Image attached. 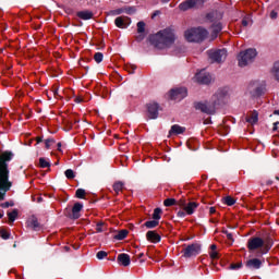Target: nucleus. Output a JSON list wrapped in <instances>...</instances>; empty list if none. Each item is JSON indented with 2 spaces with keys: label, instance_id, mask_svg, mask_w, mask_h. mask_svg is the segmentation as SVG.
<instances>
[{
  "label": "nucleus",
  "instance_id": "f257e3e1",
  "mask_svg": "<svg viewBox=\"0 0 279 279\" xmlns=\"http://www.w3.org/2000/svg\"><path fill=\"white\" fill-rule=\"evenodd\" d=\"M14 158L12 151H3L0 154V202L5 199V193L12 189V181H10V169L8 163Z\"/></svg>",
  "mask_w": 279,
  "mask_h": 279
},
{
  "label": "nucleus",
  "instance_id": "f03ea898",
  "mask_svg": "<svg viewBox=\"0 0 279 279\" xmlns=\"http://www.w3.org/2000/svg\"><path fill=\"white\" fill-rule=\"evenodd\" d=\"M153 45L156 49H169L175 43V31L168 27L153 36Z\"/></svg>",
  "mask_w": 279,
  "mask_h": 279
},
{
  "label": "nucleus",
  "instance_id": "7ed1b4c3",
  "mask_svg": "<svg viewBox=\"0 0 279 279\" xmlns=\"http://www.w3.org/2000/svg\"><path fill=\"white\" fill-rule=\"evenodd\" d=\"M246 247L248 252H258V254H267L271 250V244L264 241L260 236H252L248 239Z\"/></svg>",
  "mask_w": 279,
  "mask_h": 279
},
{
  "label": "nucleus",
  "instance_id": "20e7f679",
  "mask_svg": "<svg viewBox=\"0 0 279 279\" xmlns=\"http://www.w3.org/2000/svg\"><path fill=\"white\" fill-rule=\"evenodd\" d=\"M214 104L210 102H198L196 104V110H201V112H205V114H215V110L217 109V104L223 101V94L218 93L213 98Z\"/></svg>",
  "mask_w": 279,
  "mask_h": 279
},
{
  "label": "nucleus",
  "instance_id": "39448f33",
  "mask_svg": "<svg viewBox=\"0 0 279 279\" xmlns=\"http://www.w3.org/2000/svg\"><path fill=\"white\" fill-rule=\"evenodd\" d=\"M185 39L187 43H202L206 36H208V31L198 27V28H190L185 31Z\"/></svg>",
  "mask_w": 279,
  "mask_h": 279
},
{
  "label": "nucleus",
  "instance_id": "423d86ee",
  "mask_svg": "<svg viewBox=\"0 0 279 279\" xmlns=\"http://www.w3.org/2000/svg\"><path fill=\"white\" fill-rule=\"evenodd\" d=\"M256 56H258V52H256V49L254 48H248L245 51L240 52L238 56L239 66H247V64H252Z\"/></svg>",
  "mask_w": 279,
  "mask_h": 279
},
{
  "label": "nucleus",
  "instance_id": "0eeeda50",
  "mask_svg": "<svg viewBox=\"0 0 279 279\" xmlns=\"http://www.w3.org/2000/svg\"><path fill=\"white\" fill-rule=\"evenodd\" d=\"M202 252V246L197 243L190 244L185 248L182 250V254L184 258H191L193 256H197Z\"/></svg>",
  "mask_w": 279,
  "mask_h": 279
},
{
  "label": "nucleus",
  "instance_id": "6e6552de",
  "mask_svg": "<svg viewBox=\"0 0 279 279\" xmlns=\"http://www.w3.org/2000/svg\"><path fill=\"white\" fill-rule=\"evenodd\" d=\"M208 56L213 62H223L226 58H228V50L219 49V50H209Z\"/></svg>",
  "mask_w": 279,
  "mask_h": 279
},
{
  "label": "nucleus",
  "instance_id": "1a4fd4ad",
  "mask_svg": "<svg viewBox=\"0 0 279 279\" xmlns=\"http://www.w3.org/2000/svg\"><path fill=\"white\" fill-rule=\"evenodd\" d=\"M179 206L185 211L186 215H193L199 207V204L197 202L187 203L186 201H179Z\"/></svg>",
  "mask_w": 279,
  "mask_h": 279
},
{
  "label": "nucleus",
  "instance_id": "9d476101",
  "mask_svg": "<svg viewBox=\"0 0 279 279\" xmlns=\"http://www.w3.org/2000/svg\"><path fill=\"white\" fill-rule=\"evenodd\" d=\"M189 95V92L186 90V87H179L170 90V99L174 101H182L184 97Z\"/></svg>",
  "mask_w": 279,
  "mask_h": 279
},
{
  "label": "nucleus",
  "instance_id": "9b49d317",
  "mask_svg": "<svg viewBox=\"0 0 279 279\" xmlns=\"http://www.w3.org/2000/svg\"><path fill=\"white\" fill-rule=\"evenodd\" d=\"M195 80L198 82V84H210V82H213V76L204 71H201L195 75Z\"/></svg>",
  "mask_w": 279,
  "mask_h": 279
},
{
  "label": "nucleus",
  "instance_id": "f8f14e48",
  "mask_svg": "<svg viewBox=\"0 0 279 279\" xmlns=\"http://www.w3.org/2000/svg\"><path fill=\"white\" fill-rule=\"evenodd\" d=\"M199 1L201 0H185L179 4V10H181L182 12H186V10L196 8L197 3H199Z\"/></svg>",
  "mask_w": 279,
  "mask_h": 279
},
{
  "label": "nucleus",
  "instance_id": "ddd939ff",
  "mask_svg": "<svg viewBox=\"0 0 279 279\" xmlns=\"http://www.w3.org/2000/svg\"><path fill=\"white\" fill-rule=\"evenodd\" d=\"M158 104L156 102H149L147 105V114H148V119H158Z\"/></svg>",
  "mask_w": 279,
  "mask_h": 279
},
{
  "label": "nucleus",
  "instance_id": "4468645a",
  "mask_svg": "<svg viewBox=\"0 0 279 279\" xmlns=\"http://www.w3.org/2000/svg\"><path fill=\"white\" fill-rule=\"evenodd\" d=\"M186 132V128L181 126L180 124H173L169 131L168 136H178V134H184Z\"/></svg>",
  "mask_w": 279,
  "mask_h": 279
},
{
  "label": "nucleus",
  "instance_id": "2eb2a0df",
  "mask_svg": "<svg viewBox=\"0 0 279 279\" xmlns=\"http://www.w3.org/2000/svg\"><path fill=\"white\" fill-rule=\"evenodd\" d=\"M118 263L122 265V267H130V263H132L130 256L125 253H121L118 255Z\"/></svg>",
  "mask_w": 279,
  "mask_h": 279
},
{
  "label": "nucleus",
  "instance_id": "dca6fc26",
  "mask_svg": "<svg viewBox=\"0 0 279 279\" xmlns=\"http://www.w3.org/2000/svg\"><path fill=\"white\" fill-rule=\"evenodd\" d=\"M262 266L263 260L258 258H252L246 262V267H248L250 269H260Z\"/></svg>",
  "mask_w": 279,
  "mask_h": 279
},
{
  "label": "nucleus",
  "instance_id": "f3484780",
  "mask_svg": "<svg viewBox=\"0 0 279 279\" xmlns=\"http://www.w3.org/2000/svg\"><path fill=\"white\" fill-rule=\"evenodd\" d=\"M146 239L147 241H149L150 243H160V234H158V232L156 231H148L146 233Z\"/></svg>",
  "mask_w": 279,
  "mask_h": 279
},
{
  "label": "nucleus",
  "instance_id": "a211bd4d",
  "mask_svg": "<svg viewBox=\"0 0 279 279\" xmlns=\"http://www.w3.org/2000/svg\"><path fill=\"white\" fill-rule=\"evenodd\" d=\"M76 16L81 19L82 21H90L93 19L94 14L93 11L85 10V11H78L76 13Z\"/></svg>",
  "mask_w": 279,
  "mask_h": 279
},
{
  "label": "nucleus",
  "instance_id": "6ab92c4d",
  "mask_svg": "<svg viewBox=\"0 0 279 279\" xmlns=\"http://www.w3.org/2000/svg\"><path fill=\"white\" fill-rule=\"evenodd\" d=\"M246 123L250 125H256L258 123V111H252L246 116Z\"/></svg>",
  "mask_w": 279,
  "mask_h": 279
},
{
  "label": "nucleus",
  "instance_id": "aec40b11",
  "mask_svg": "<svg viewBox=\"0 0 279 279\" xmlns=\"http://www.w3.org/2000/svg\"><path fill=\"white\" fill-rule=\"evenodd\" d=\"M82 208H84V205L81 203H75L72 208V215L73 219H80V213H82Z\"/></svg>",
  "mask_w": 279,
  "mask_h": 279
},
{
  "label": "nucleus",
  "instance_id": "412c9836",
  "mask_svg": "<svg viewBox=\"0 0 279 279\" xmlns=\"http://www.w3.org/2000/svg\"><path fill=\"white\" fill-rule=\"evenodd\" d=\"M128 21V17L125 16H119L116 19V27H119L120 29H125L128 27V24L125 23Z\"/></svg>",
  "mask_w": 279,
  "mask_h": 279
},
{
  "label": "nucleus",
  "instance_id": "4be33fe9",
  "mask_svg": "<svg viewBox=\"0 0 279 279\" xmlns=\"http://www.w3.org/2000/svg\"><path fill=\"white\" fill-rule=\"evenodd\" d=\"M28 226L29 228H33L35 231L40 230V222H38V218H36V216H32L28 219Z\"/></svg>",
  "mask_w": 279,
  "mask_h": 279
},
{
  "label": "nucleus",
  "instance_id": "5701e85b",
  "mask_svg": "<svg viewBox=\"0 0 279 279\" xmlns=\"http://www.w3.org/2000/svg\"><path fill=\"white\" fill-rule=\"evenodd\" d=\"M125 184L121 181H118L113 184V191L117 195H119V193L123 192Z\"/></svg>",
  "mask_w": 279,
  "mask_h": 279
},
{
  "label": "nucleus",
  "instance_id": "b1692460",
  "mask_svg": "<svg viewBox=\"0 0 279 279\" xmlns=\"http://www.w3.org/2000/svg\"><path fill=\"white\" fill-rule=\"evenodd\" d=\"M209 256L213 260H217V258H219V253L217 252V245L216 244H211Z\"/></svg>",
  "mask_w": 279,
  "mask_h": 279
},
{
  "label": "nucleus",
  "instance_id": "393cba45",
  "mask_svg": "<svg viewBox=\"0 0 279 279\" xmlns=\"http://www.w3.org/2000/svg\"><path fill=\"white\" fill-rule=\"evenodd\" d=\"M271 75L279 82V61L274 63L271 69Z\"/></svg>",
  "mask_w": 279,
  "mask_h": 279
},
{
  "label": "nucleus",
  "instance_id": "a878e982",
  "mask_svg": "<svg viewBox=\"0 0 279 279\" xmlns=\"http://www.w3.org/2000/svg\"><path fill=\"white\" fill-rule=\"evenodd\" d=\"M222 202H225V204L227 206H234L236 204V199H234V197L232 196H226L222 198Z\"/></svg>",
  "mask_w": 279,
  "mask_h": 279
},
{
  "label": "nucleus",
  "instance_id": "bb28decb",
  "mask_svg": "<svg viewBox=\"0 0 279 279\" xmlns=\"http://www.w3.org/2000/svg\"><path fill=\"white\" fill-rule=\"evenodd\" d=\"M161 217H162V209L155 208L153 213V219H155L156 221H160Z\"/></svg>",
  "mask_w": 279,
  "mask_h": 279
},
{
  "label": "nucleus",
  "instance_id": "cd10ccee",
  "mask_svg": "<svg viewBox=\"0 0 279 279\" xmlns=\"http://www.w3.org/2000/svg\"><path fill=\"white\" fill-rule=\"evenodd\" d=\"M8 217H9L10 223H14V221H16V217H19V211L14 209L13 211L8 213Z\"/></svg>",
  "mask_w": 279,
  "mask_h": 279
},
{
  "label": "nucleus",
  "instance_id": "c85d7f7f",
  "mask_svg": "<svg viewBox=\"0 0 279 279\" xmlns=\"http://www.w3.org/2000/svg\"><path fill=\"white\" fill-rule=\"evenodd\" d=\"M39 167L41 169H49V167H51V163L47 159L41 157L39 158Z\"/></svg>",
  "mask_w": 279,
  "mask_h": 279
},
{
  "label": "nucleus",
  "instance_id": "c756f323",
  "mask_svg": "<svg viewBox=\"0 0 279 279\" xmlns=\"http://www.w3.org/2000/svg\"><path fill=\"white\" fill-rule=\"evenodd\" d=\"M221 29H223V27L221 26V23L214 24L213 25L214 36L217 37V34H219Z\"/></svg>",
  "mask_w": 279,
  "mask_h": 279
},
{
  "label": "nucleus",
  "instance_id": "7c9ffc66",
  "mask_svg": "<svg viewBox=\"0 0 279 279\" xmlns=\"http://www.w3.org/2000/svg\"><path fill=\"white\" fill-rule=\"evenodd\" d=\"M75 196L78 199H84V197H86V190H84V189L76 190Z\"/></svg>",
  "mask_w": 279,
  "mask_h": 279
},
{
  "label": "nucleus",
  "instance_id": "2f4dec72",
  "mask_svg": "<svg viewBox=\"0 0 279 279\" xmlns=\"http://www.w3.org/2000/svg\"><path fill=\"white\" fill-rule=\"evenodd\" d=\"M125 236H128V230H121L119 231V233L116 235V239L118 241H123V239H125Z\"/></svg>",
  "mask_w": 279,
  "mask_h": 279
},
{
  "label": "nucleus",
  "instance_id": "473e14b6",
  "mask_svg": "<svg viewBox=\"0 0 279 279\" xmlns=\"http://www.w3.org/2000/svg\"><path fill=\"white\" fill-rule=\"evenodd\" d=\"M64 175L68 180H73L75 178V172L72 169H68L65 170Z\"/></svg>",
  "mask_w": 279,
  "mask_h": 279
},
{
  "label": "nucleus",
  "instance_id": "72a5a7b5",
  "mask_svg": "<svg viewBox=\"0 0 279 279\" xmlns=\"http://www.w3.org/2000/svg\"><path fill=\"white\" fill-rule=\"evenodd\" d=\"M158 220H148L145 222L146 228H156L158 226Z\"/></svg>",
  "mask_w": 279,
  "mask_h": 279
},
{
  "label": "nucleus",
  "instance_id": "f704fd0d",
  "mask_svg": "<svg viewBox=\"0 0 279 279\" xmlns=\"http://www.w3.org/2000/svg\"><path fill=\"white\" fill-rule=\"evenodd\" d=\"M94 60H95V62H97V64H99V62H102V60H104V53H101V52H96V53L94 54Z\"/></svg>",
  "mask_w": 279,
  "mask_h": 279
},
{
  "label": "nucleus",
  "instance_id": "c9c22d12",
  "mask_svg": "<svg viewBox=\"0 0 279 279\" xmlns=\"http://www.w3.org/2000/svg\"><path fill=\"white\" fill-rule=\"evenodd\" d=\"M137 33L138 34H145V22H138L137 23Z\"/></svg>",
  "mask_w": 279,
  "mask_h": 279
},
{
  "label": "nucleus",
  "instance_id": "e433bc0d",
  "mask_svg": "<svg viewBox=\"0 0 279 279\" xmlns=\"http://www.w3.org/2000/svg\"><path fill=\"white\" fill-rule=\"evenodd\" d=\"M96 256L98 260H104V258L108 257V253L106 251H99Z\"/></svg>",
  "mask_w": 279,
  "mask_h": 279
},
{
  "label": "nucleus",
  "instance_id": "4c0bfd02",
  "mask_svg": "<svg viewBox=\"0 0 279 279\" xmlns=\"http://www.w3.org/2000/svg\"><path fill=\"white\" fill-rule=\"evenodd\" d=\"M163 205L169 207V206H175V198H167L165 202H163Z\"/></svg>",
  "mask_w": 279,
  "mask_h": 279
},
{
  "label": "nucleus",
  "instance_id": "58836bf2",
  "mask_svg": "<svg viewBox=\"0 0 279 279\" xmlns=\"http://www.w3.org/2000/svg\"><path fill=\"white\" fill-rule=\"evenodd\" d=\"M0 236L2 239H10V233H8V231L2 229V230H0Z\"/></svg>",
  "mask_w": 279,
  "mask_h": 279
},
{
  "label": "nucleus",
  "instance_id": "ea45409f",
  "mask_svg": "<svg viewBox=\"0 0 279 279\" xmlns=\"http://www.w3.org/2000/svg\"><path fill=\"white\" fill-rule=\"evenodd\" d=\"M241 267H243L242 263L231 264L230 265V269H241Z\"/></svg>",
  "mask_w": 279,
  "mask_h": 279
},
{
  "label": "nucleus",
  "instance_id": "a19ab883",
  "mask_svg": "<svg viewBox=\"0 0 279 279\" xmlns=\"http://www.w3.org/2000/svg\"><path fill=\"white\" fill-rule=\"evenodd\" d=\"M242 25H243V27H247V25H250V19L244 17V19L242 20Z\"/></svg>",
  "mask_w": 279,
  "mask_h": 279
},
{
  "label": "nucleus",
  "instance_id": "79ce46f5",
  "mask_svg": "<svg viewBox=\"0 0 279 279\" xmlns=\"http://www.w3.org/2000/svg\"><path fill=\"white\" fill-rule=\"evenodd\" d=\"M51 143H53V140H46L45 141L46 149H49V147H51Z\"/></svg>",
  "mask_w": 279,
  "mask_h": 279
},
{
  "label": "nucleus",
  "instance_id": "37998d69",
  "mask_svg": "<svg viewBox=\"0 0 279 279\" xmlns=\"http://www.w3.org/2000/svg\"><path fill=\"white\" fill-rule=\"evenodd\" d=\"M126 70L129 71V73H134V71H136V66L135 65L126 66Z\"/></svg>",
  "mask_w": 279,
  "mask_h": 279
},
{
  "label": "nucleus",
  "instance_id": "c03bdc74",
  "mask_svg": "<svg viewBox=\"0 0 279 279\" xmlns=\"http://www.w3.org/2000/svg\"><path fill=\"white\" fill-rule=\"evenodd\" d=\"M123 12H125V9H118L112 11L113 14H123Z\"/></svg>",
  "mask_w": 279,
  "mask_h": 279
},
{
  "label": "nucleus",
  "instance_id": "a18cd8bd",
  "mask_svg": "<svg viewBox=\"0 0 279 279\" xmlns=\"http://www.w3.org/2000/svg\"><path fill=\"white\" fill-rule=\"evenodd\" d=\"M270 19H278V12L271 11Z\"/></svg>",
  "mask_w": 279,
  "mask_h": 279
},
{
  "label": "nucleus",
  "instance_id": "49530a36",
  "mask_svg": "<svg viewBox=\"0 0 279 279\" xmlns=\"http://www.w3.org/2000/svg\"><path fill=\"white\" fill-rule=\"evenodd\" d=\"M178 217H186V211L185 210L178 211Z\"/></svg>",
  "mask_w": 279,
  "mask_h": 279
},
{
  "label": "nucleus",
  "instance_id": "de8ad7c7",
  "mask_svg": "<svg viewBox=\"0 0 279 279\" xmlns=\"http://www.w3.org/2000/svg\"><path fill=\"white\" fill-rule=\"evenodd\" d=\"M124 12H126V14H132L134 12V8L124 9Z\"/></svg>",
  "mask_w": 279,
  "mask_h": 279
},
{
  "label": "nucleus",
  "instance_id": "09e8293b",
  "mask_svg": "<svg viewBox=\"0 0 279 279\" xmlns=\"http://www.w3.org/2000/svg\"><path fill=\"white\" fill-rule=\"evenodd\" d=\"M101 223H98L97 226H96V232H104V229H101Z\"/></svg>",
  "mask_w": 279,
  "mask_h": 279
},
{
  "label": "nucleus",
  "instance_id": "8fccbe9b",
  "mask_svg": "<svg viewBox=\"0 0 279 279\" xmlns=\"http://www.w3.org/2000/svg\"><path fill=\"white\" fill-rule=\"evenodd\" d=\"M278 125H279V122L274 123V128H272L274 132H278Z\"/></svg>",
  "mask_w": 279,
  "mask_h": 279
},
{
  "label": "nucleus",
  "instance_id": "3c124183",
  "mask_svg": "<svg viewBox=\"0 0 279 279\" xmlns=\"http://www.w3.org/2000/svg\"><path fill=\"white\" fill-rule=\"evenodd\" d=\"M217 213V209L215 207L209 208V214L215 215Z\"/></svg>",
  "mask_w": 279,
  "mask_h": 279
},
{
  "label": "nucleus",
  "instance_id": "603ef678",
  "mask_svg": "<svg viewBox=\"0 0 279 279\" xmlns=\"http://www.w3.org/2000/svg\"><path fill=\"white\" fill-rule=\"evenodd\" d=\"M1 206H2V208H10V203H8V202L3 203Z\"/></svg>",
  "mask_w": 279,
  "mask_h": 279
},
{
  "label": "nucleus",
  "instance_id": "864d4df0",
  "mask_svg": "<svg viewBox=\"0 0 279 279\" xmlns=\"http://www.w3.org/2000/svg\"><path fill=\"white\" fill-rule=\"evenodd\" d=\"M37 145L38 143H43V137H36Z\"/></svg>",
  "mask_w": 279,
  "mask_h": 279
},
{
  "label": "nucleus",
  "instance_id": "5fc2aeb1",
  "mask_svg": "<svg viewBox=\"0 0 279 279\" xmlns=\"http://www.w3.org/2000/svg\"><path fill=\"white\" fill-rule=\"evenodd\" d=\"M158 14H160V11H155V13L153 14V19H154L155 16H158Z\"/></svg>",
  "mask_w": 279,
  "mask_h": 279
},
{
  "label": "nucleus",
  "instance_id": "6e6d98bb",
  "mask_svg": "<svg viewBox=\"0 0 279 279\" xmlns=\"http://www.w3.org/2000/svg\"><path fill=\"white\" fill-rule=\"evenodd\" d=\"M75 101H76V104H82V99H80V98H76Z\"/></svg>",
  "mask_w": 279,
  "mask_h": 279
},
{
  "label": "nucleus",
  "instance_id": "4d7b16f0",
  "mask_svg": "<svg viewBox=\"0 0 279 279\" xmlns=\"http://www.w3.org/2000/svg\"><path fill=\"white\" fill-rule=\"evenodd\" d=\"M60 147H62L61 143H58V150L61 151Z\"/></svg>",
  "mask_w": 279,
  "mask_h": 279
},
{
  "label": "nucleus",
  "instance_id": "13d9d810",
  "mask_svg": "<svg viewBox=\"0 0 279 279\" xmlns=\"http://www.w3.org/2000/svg\"><path fill=\"white\" fill-rule=\"evenodd\" d=\"M171 0H161L162 3H169Z\"/></svg>",
  "mask_w": 279,
  "mask_h": 279
},
{
  "label": "nucleus",
  "instance_id": "bf43d9fd",
  "mask_svg": "<svg viewBox=\"0 0 279 279\" xmlns=\"http://www.w3.org/2000/svg\"><path fill=\"white\" fill-rule=\"evenodd\" d=\"M227 238H228V239H232V234H231V233H228V234H227Z\"/></svg>",
  "mask_w": 279,
  "mask_h": 279
},
{
  "label": "nucleus",
  "instance_id": "052dcab7",
  "mask_svg": "<svg viewBox=\"0 0 279 279\" xmlns=\"http://www.w3.org/2000/svg\"><path fill=\"white\" fill-rule=\"evenodd\" d=\"M274 114H278L279 116V110H275Z\"/></svg>",
  "mask_w": 279,
  "mask_h": 279
},
{
  "label": "nucleus",
  "instance_id": "680f3d73",
  "mask_svg": "<svg viewBox=\"0 0 279 279\" xmlns=\"http://www.w3.org/2000/svg\"><path fill=\"white\" fill-rule=\"evenodd\" d=\"M0 219H3V213H0Z\"/></svg>",
  "mask_w": 279,
  "mask_h": 279
},
{
  "label": "nucleus",
  "instance_id": "e2e57ef3",
  "mask_svg": "<svg viewBox=\"0 0 279 279\" xmlns=\"http://www.w3.org/2000/svg\"><path fill=\"white\" fill-rule=\"evenodd\" d=\"M140 258H143V253H142V254H140Z\"/></svg>",
  "mask_w": 279,
  "mask_h": 279
},
{
  "label": "nucleus",
  "instance_id": "0e129e2a",
  "mask_svg": "<svg viewBox=\"0 0 279 279\" xmlns=\"http://www.w3.org/2000/svg\"><path fill=\"white\" fill-rule=\"evenodd\" d=\"M277 130H279V125H277Z\"/></svg>",
  "mask_w": 279,
  "mask_h": 279
},
{
  "label": "nucleus",
  "instance_id": "69168bd1",
  "mask_svg": "<svg viewBox=\"0 0 279 279\" xmlns=\"http://www.w3.org/2000/svg\"><path fill=\"white\" fill-rule=\"evenodd\" d=\"M276 180H279V178H278V177H276Z\"/></svg>",
  "mask_w": 279,
  "mask_h": 279
}]
</instances>
